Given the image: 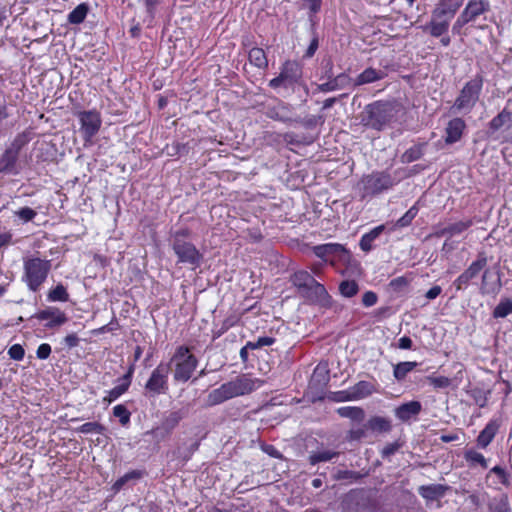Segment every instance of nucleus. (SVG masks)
Returning <instances> with one entry per match:
<instances>
[{
  "label": "nucleus",
  "instance_id": "1",
  "mask_svg": "<svg viewBox=\"0 0 512 512\" xmlns=\"http://www.w3.org/2000/svg\"><path fill=\"white\" fill-rule=\"evenodd\" d=\"M396 113L392 102L377 100L365 106L361 114V124L366 128L382 131L395 120Z\"/></svg>",
  "mask_w": 512,
  "mask_h": 512
},
{
  "label": "nucleus",
  "instance_id": "2",
  "mask_svg": "<svg viewBox=\"0 0 512 512\" xmlns=\"http://www.w3.org/2000/svg\"><path fill=\"white\" fill-rule=\"evenodd\" d=\"M52 269L51 260L30 256L23 261L22 281L32 292L40 291Z\"/></svg>",
  "mask_w": 512,
  "mask_h": 512
},
{
  "label": "nucleus",
  "instance_id": "3",
  "mask_svg": "<svg viewBox=\"0 0 512 512\" xmlns=\"http://www.w3.org/2000/svg\"><path fill=\"white\" fill-rule=\"evenodd\" d=\"M484 85V77L478 73L469 81H467L458 96L456 97L452 110L458 113L468 114L475 108L477 102L480 99Z\"/></svg>",
  "mask_w": 512,
  "mask_h": 512
},
{
  "label": "nucleus",
  "instance_id": "4",
  "mask_svg": "<svg viewBox=\"0 0 512 512\" xmlns=\"http://www.w3.org/2000/svg\"><path fill=\"white\" fill-rule=\"evenodd\" d=\"M170 366L173 364V380L176 383L188 382L198 366L197 357L191 353V348L186 345H180L176 348L171 357Z\"/></svg>",
  "mask_w": 512,
  "mask_h": 512
},
{
  "label": "nucleus",
  "instance_id": "5",
  "mask_svg": "<svg viewBox=\"0 0 512 512\" xmlns=\"http://www.w3.org/2000/svg\"><path fill=\"white\" fill-rule=\"evenodd\" d=\"M303 84V65L297 60L288 59L280 67L278 76L272 78L268 86L271 89L279 88L295 90Z\"/></svg>",
  "mask_w": 512,
  "mask_h": 512
},
{
  "label": "nucleus",
  "instance_id": "6",
  "mask_svg": "<svg viewBox=\"0 0 512 512\" xmlns=\"http://www.w3.org/2000/svg\"><path fill=\"white\" fill-rule=\"evenodd\" d=\"M359 185L360 199L364 200L390 190L396 185V181L387 170L373 171L370 174L363 175Z\"/></svg>",
  "mask_w": 512,
  "mask_h": 512
},
{
  "label": "nucleus",
  "instance_id": "7",
  "mask_svg": "<svg viewBox=\"0 0 512 512\" xmlns=\"http://www.w3.org/2000/svg\"><path fill=\"white\" fill-rule=\"evenodd\" d=\"M170 363L160 362L150 373L144 384V395L155 399L169 392Z\"/></svg>",
  "mask_w": 512,
  "mask_h": 512
},
{
  "label": "nucleus",
  "instance_id": "8",
  "mask_svg": "<svg viewBox=\"0 0 512 512\" xmlns=\"http://www.w3.org/2000/svg\"><path fill=\"white\" fill-rule=\"evenodd\" d=\"M80 124V133L85 144L91 143L93 138L98 134L102 118L98 110H84L77 113Z\"/></svg>",
  "mask_w": 512,
  "mask_h": 512
},
{
  "label": "nucleus",
  "instance_id": "9",
  "mask_svg": "<svg viewBox=\"0 0 512 512\" xmlns=\"http://www.w3.org/2000/svg\"><path fill=\"white\" fill-rule=\"evenodd\" d=\"M172 249L178 258L179 263H184L196 269L200 266L203 255L196 246L189 241L176 240L172 242Z\"/></svg>",
  "mask_w": 512,
  "mask_h": 512
},
{
  "label": "nucleus",
  "instance_id": "10",
  "mask_svg": "<svg viewBox=\"0 0 512 512\" xmlns=\"http://www.w3.org/2000/svg\"><path fill=\"white\" fill-rule=\"evenodd\" d=\"M487 256L484 252H480L477 258L453 281L456 291L466 289L471 281L478 277L480 272L487 266Z\"/></svg>",
  "mask_w": 512,
  "mask_h": 512
},
{
  "label": "nucleus",
  "instance_id": "11",
  "mask_svg": "<svg viewBox=\"0 0 512 512\" xmlns=\"http://www.w3.org/2000/svg\"><path fill=\"white\" fill-rule=\"evenodd\" d=\"M291 281L299 290L314 294L317 297L327 296L328 293L321 283H319L309 272L305 270L296 271Z\"/></svg>",
  "mask_w": 512,
  "mask_h": 512
},
{
  "label": "nucleus",
  "instance_id": "12",
  "mask_svg": "<svg viewBox=\"0 0 512 512\" xmlns=\"http://www.w3.org/2000/svg\"><path fill=\"white\" fill-rule=\"evenodd\" d=\"M450 20L441 17H435L431 14V19L425 25L421 26L424 33H428L433 38H440V44L448 47L451 44V38L448 35Z\"/></svg>",
  "mask_w": 512,
  "mask_h": 512
},
{
  "label": "nucleus",
  "instance_id": "13",
  "mask_svg": "<svg viewBox=\"0 0 512 512\" xmlns=\"http://www.w3.org/2000/svg\"><path fill=\"white\" fill-rule=\"evenodd\" d=\"M33 318L39 321H46L44 327L51 330L64 325L68 317L64 311L55 306H48L45 309L37 311Z\"/></svg>",
  "mask_w": 512,
  "mask_h": 512
},
{
  "label": "nucleus",
  "instance_id": "14",
  "mask_svg": "<svg viewBox=\"0 0 512 512\" xmlns=\"http://www.w3.org/2000/svg\"><path fill=\"white\" fill-rule=\"evenodd\" d=\"M233 380L223 383L219 388L212 390L207 396L209 406L219 405L227 400L239 397Z\"/></svg>",
  "mask_w": 512,
  "mask_h": 512
},
{
  "label": "nucleus",
  "instance_id": "15",
  "mask_svg": "<svg viewBox=\"0 0 512 512\" xmlns=\"http://www.w3.org/2000/svg\"><path fill=\"white\" fill-rule=\"evenodd\" d=\"M422 411L420 401L411 400L396 406L393 410L394 416L402 423H410L418 419Z\"/></svg>",
  "mask_w": 512,
  "mask_h": 512
},
{
  "label": "nucleus",
  "instance_id": "16",
  "mask_svg": "<svg viewBox=\"0 0 512 512\" xmlns=\"http://www.w3.org/2000/svg\"><path fill=\"white\" fill-rule=\"evenodd\" d=\"M200 444V439H193L189 444L185 442L182 445L177 446L174 450L168 452L167 456L171 461H177L184 466L192 459L194 453L198 451Z\"/></svg>",
  "mask_w": 512,
  "mask_h": 512
},
{
  "label": "nucleus",
  "instance_id": "17",
  "mask_svg": "<svg viewBox=\"0 0 512 512\" xmlns=\"http://www.w3.org/2000/svg\"><path fill=\"white\" fill-rule=\"evenodd\" d=\"M463 3L464 0H438L431 13L435 17H441L451 21Z\"/></svg>",
  "mask_w": 512,
  "mask_h": 512
},
{
  "label": "nucleus",
  "instance_id": "18",
  "mask_svg": "<svg viewBox=\"0 0 512 512\" xmlns=\"http://www.w3.org/2000/svg\"><path fill=\"white\" fill-rule=\"evenodd\" d=\"M489 10V0H468L460 15L465 18L468 23H470L475 21L479 16L488 12Z\"/></svg>",
  "mask_w": 512,
  "mask_h": 512
},
{
  "label": "nucleus",
  "instance_id": "19",
  "mask_svg": "<svg viewBox=\"0 0 512 512\" xmlns=\"http://www.w3.org/2000/svg\"><path fill=\"white\" fill-rule=\"evenodd\" d=\"M466 127L465 121L460 117H455L449 120L445 127V143L447 145H451L460 141Z\"/></svg>",
  "mask_w": 512,
  "mask_h": 512
},
{
  "label": "nucleus",
  "instance_id": "20",
  "mask_svg": "<svg viewBox=\"0 0 512 512\" xmlns=\"http://www.w3.org/2000/svg\"><path fill=\"white\" fill-rule=\"evenodd\" d=\"M500 426L501 423L498 419H491L477 436V447L480 449H486L493 442L500 429Z\"/></svg>",
  "mask_w": 512,
  "mask_h": 512
},
{
  "label": "nucleus",
  "instance_id": "21",
  "mask_svg": "<svg viewBox=\"0 0 512 512\" xmlns=\"http://www.w3.org/2000/svg\"><path fill=\"white\" fill-rule=\"evenodd\" d=\"M290 105L282 100L276 99L275 104H269L265 107V115L274 120L280 122L291 121L290 117Z\"/></svg>",
  "mask_w": 512,
  "mask_h": 512
},
{
  "label": "nucleus",
  "instance_id": "22",
  "mask_svg": "<svg viewBox=\"0 0 512 512\" xmlns=\"http://www.w3.org/2000/svg\"><path fill=\"white\" fill-rule=\"evenodd\" d=\"M488 128L491 133H495L499 130L508 131L512 129V110L510 105L505 106L498 115L491 119Z\"/></svg>",
  "mask_w": 512,
  "mask_h": 512
},
{
  "label": "nucleus",
  "instance_id": "23",
  "mask_svg": "<svg viewBox=\"0 0 512 512\" xmlns=\"http://www.w3.org/2000/svg\"><path fill=\"white\" fill-rule=\"evenodd\" d=\"M233 382L240 396L252 393L263 384L262 380L253 378L250 374H240Z\"/></svg>",
  "mask_w": 512,
  "mask_h": 512
},
{
  "label": "nucleus",
  "instance_id": "24",
  "mask_svg": "<svg viewBox=\"0 0 512 512\" xmlns=\"http://www.w3.org/2000/svg\"><path fill=\"white\" fill-rule=\"evenodd\" d=\"M134 375V364H130L127 368L126 373L117 379V385L107 392L110 398L114 401L125 394L132 383Z\"/></svg>",
  "mask_w": 512,
  "mask_h": 512
},
{
  "label": "nucleus",
  "instance_id": "25",
  "mask_svg": "<svg viewBox=\"0 0 512 512\" xmlns=\"http://www.w3.org/2000/svg\"><path fill=\"white\" fill-rule=\"evenodd\" d=\"M19 156L5 148L0 155V174L17 175L20 170L18 168Z\"/></svg>",
  "mask_w": 512,
  "mask_h": 512
},
{
  "label": "nucleus",
  "instance_id": "26",
  "mask_svg": "<svg viewBox=\"0 0 512 512\" xmlns=\"http://www.w3.org/2000/svg\"><path fill=\"white\" fill-rule=\"evenodd\" d=\"M366 428L377 434H388L393 429L392 420L389 417L373 415L366 422Z\"/></svg>",
  "mask_w": 512,
  "mask_h": 512
},
{
  "label": "nucleus",
  "instance_id": "27",
  "mask_svg": "<svg viewBox=\"0 0 512 512\" xmlns=\"http://www.w3.org/2000/svg\"><path fill=\"white\" fill-rule=\"evenodd\" d=\"M35 134L33 128L28 127L22 132H19L15 135L9 146L6 148L15 153L20 157V153L24 147H26L29 142L34 138Z\"/></svg>",
  "mask_w": 512,
  "mask_h": 512
},
{
  "label": "nucleus",
  "instance_id": "28",
  "mask_svg": "<svg viewBox=\"0 0 512 512\" xmlns=\"http://www.w3.org/2000/svg\"><path fill=\"white\" fill-rule=\"evenodd\" d=\"M315 256L327 262L330 256L337 255L341 252H345L346 249L343 245L339 243H325L316 245L312 248Z\"/></svg>",
  "mask_w": 512,
  "mask_h": 512
},
{
  "label": "nucleus",
  "instance_id": "29",
  "mask_svg": "<svg viewBox=\"0 0 512 512\" xmlns=\"http://www.w3.org/2000/svg\"><path fill=\"white\" fill-rule=\"evenodd\" d=\"M501 287L500 277L498 276L495 281L491 282L489 269L484 270L479 288L480 294L483 296L490 295L495 297L500 292Z\"/></svg>",
  "mask_w": 512,
  "mask_h": 512
},
{
  "label": "nucleus",
  "instance_id": "30",
  "mask_svg": "<svg viewBox=\"0 0 512 512\" xmlns=\"http://www.w3.org/2000/svg\"><path fill=\"white\" fill-rule=\"evenodd\" d=\"M473 225V220L471 218L466 220H461L448 226L438 230L435 232L436 237L449 236L453 237L455 235H460L466 230H468Z\"/></svg>",
  "mask_w": 512,
  "mask_h": 512
},
{
  "label": "nucleus",
  "instance_id": "31",
  "mask_svg": "<svg viewBox=\"0 0 512 512\" xmlns=\"http://www.w3.org/2000/svg\"><path fill=\"white\" fill-rule=\"evenodd\" d=\"M386 226L384 224L372 228L369 232L363 234L359 241L360 249L363 252H370L374 248V241L384 232Z\"/></svg>",
  "mask_w": 512,
  "mask_h": 512
},
{
  "label": "nucleus",
  "instance_id": "32",
  "mask_svg": "<svg viewBox=\"0 0 512 512\" xmlns=\"http://www.w3.org/2000/svg\"><path fill=\"white\" fill-rule=\"evenodd\" d=\"M447 487L442 484L422 485L418 488V493L428 501L437 500L445 495Z\"/></svg>",
  "mask_w": 512,
  "mask_h": 512
},
{
  "label": "nucleus",
  "instance_id": "33",
  "mask_svg": "<svg viewBox=\"0 0 512 512\" xmlns=\"http://www.w3.org/2000/svg\"><path fill=\"white\" fill-rule=\"evenodd\" d=\"M386 74L381 70H376L372 67L366 68L354 80V86H362L382 80Z\"/></svg>",
  "mask_w": 512,
  "mask_h": 512
},
{
  "label": "nucleus",
  "instance_id": "34",
  "mask_svg": "<svg viewBox=\"0 0 512 512\" xmlns=\"http://www.w3.org/2000/svg\"><path fill=\"white\" fill-rule=\"evenodd\" d=\"M350 389L355 401L364 399L376 391L375 385L365 380L358 381Z\"/></svg>",
  "mask_w": 512,
  "mask_h": 512
},
{
  "label": "nucleus",
  "instance_id": "35",
  "mask_svg": "<svg viewBox=\"0 0 512 512\" xmlns=\"http://www.w3.org/2000/svg\"><path fill=\"white\" fill-rule=\"evenodd\" d=\"M464 459L470 468L481 467L482 469L488 468V460L485 456L478 452L475 448H468L464 451Z\"/></svg>",
  "mask_w": 512,
  "mask_h": 512
},
{
  "label": "nucleus",
  "instance_id": "36",
  "mask_svg": "<svg viewBox=\"0 0 512 512\" xmlns=\"http://www.w3.org/2000/svg\"><path fill=\"white\" fill-rule=\"evenodd\" d=\"M337 414L342 418H348L355 422H362L365 418V411L358 406H343L337 409Z\"/></svg>",
  "mask_w": 512,
  "mask_h": 512
},
{
  "label": "nucleus",
  "instance_id": "37",
  "mask_svg": "<svg viewBox=\"0 0 512 512\" xmlns=\"http://www.w3.org/2000/svg\"><path fill=\"white\" fill-rule=\"evenodd\" d=\"M248 59L251 65L259 69H266L268 67V59L262 48L253 47L250 49Z\"/></svg>",
  "mask_w": 512,
  "mask_h": 512
},
{
  "label": "nucleus",
  "instance_id": "38",
  "mask_svg": "<svg viewBox=\"0 0 512 512\" xmlns=\"http://www.w3.org/2000/svg\"><path fill=\"white\" fill-rule=\"evenodd\" d=\"M418 365L415 361H404L399 362L393 367V376L394 378L401 382L404 381L406 376L412 372L416 366Z\"/></svg>",
  "mask_w": 512,
  "mask_h": 512
},
{
  "label": "nucleus",
  "instance_id": "39",
  "mask_svg": "<svg viewBox=\"0 0 512 512\" xmlns=\"http://www.w3.org/2000/svg\"><path fill=\"white\" fill-rule=\"evenodd\" d=\"M426 143H419L410 148H408L401 156V161L403 163H411L419 160L424 154V148Z\"/></svg>",
  "mask_w": 512,
  "mask_h": 512
},
{
  "label": "nucleus",
  "instance_id": "40",
  "mask_svg": "<svg viewBox=\"0 0 512 512\" xmlns=\"http://www.w3.org/2000/svg\"><path fill=\"white\" fill-rule=\"evenodd\" d=\"M89 11V7L86 3H81L77 5L69 14H68V22L70 24H81Z\"/></svg>",
  "mask_w": 512,
  "mask_h": 512
},
{
  "label": "nucleus",
  "instance_id": "41",
  "mask_svg": "<svg viewBox=\"0 0 512 512\" xmlns=\"http://www.w3.org/2000/svg\"><path fill=\"white\" fill-rule=\"evenodd\" d=\"M47 299L51 302H67L69 300V293L66 287L59 283L49 290Z\"/></svg>",
  "mask_w": 512,
  "mask_h": 512
},
{
  "label": "nucleus",
  "instance_id": "42",
  "mask_svg": "<svg viewBox=\"0 0 512 512\" xmlns=\"http://www.w3.org/2000/svg\"><path fill=\"white\" fill-rule=\"evenodd\" d=\"M144 475V472L141 471V470H131L127 473H125L123 476H121L120 478H118L113 486H112V489L115 491V492H118L120 491L123 486L130 480H138L140 478H142Z\"/></svg>",
  "mask_w": 512,
  "mask_h": 512
},
{
  "label": "nucleus",
  "instance_id": "43",
  "mask_svg": "<svg viewBox=\"0 0 512 512\" xmlns=\"http://www.w3.org/2000/svg\"><path fill=\"white\" fill-rule=\"evenodd\" d=\"M337 456H339V452L337 451L323 450L311 453L308 457V461L311 465H316L321 462L330 461Z\"/></svg>",
  "mask_w": 512,
  "mask_h": 512
},
{
  "label": "nucleus",
  "instance_id": "44",
  "mask_svg": "<svg viewBox=\"0 0 512 512\" xmlns=\"http://www.w3.org/2000/svg\"><path fill=\"white\" fill-rule=\"evenodd\" d=\"M510 314H512V300L509 298L501 299L492 312L495 319L505 318Z\"/></svg>",
  "mask_w": 512,
  "mask_h": 512
},
{
  "label": "nucleus",
  "instance_id": "45",
  "mask_svg": "<svg viewBox=\"0 0 512 512\" xmlns=\"http://www.w3.org/2000/svg\"><path fill=\"white\" fill-rule=\"evenodd\" d=\"M418 207L417 205H413L411 206L406 212L405 214L400 217L396 222H395V228H405V227H408L411 225L412 221L415 219V217L417 216L418 214Z\"/></svg>",
  "mask_w": 512,
  "mask_h": 512
},
{
  "label": "nucleus",
  "instance_id": "46",
  "mask_svg": "<svg viewBox=\"0 0 512 512\" xmlns=\"http://www.w3.org/2000/svg\"><path fill=\"white\" fill-rule=\"evenodd\" d=\"M183 417L181 410L171 411L163 418L162 425L167 430H173L179 425Z\"/></svg>",
  "mask_w": 512,
  "mask_h": 512
},
{
  "label": "nucleus",
  "instance_id": "47",
  "mask_svg": "<svg viewBox=\"0 0 512 512\" xmlns=\"http://www.w3.org/2000/svg\"><path fill=\"white\" fill-rule=\"evenodd\" d=\"M189 143L173 142L171 145H167V155L171 157H179L187 155L190 151Z\"/></svg>",
  "mask_w": 512,
  "mask_h": 512
},
{
  "label": "nucleus",
  "instance_id": "48",
  "mask_svg": "<svg viewBox=\"0 0 512 512\" xmlns=\"http://www.w3.org/2000/svg\"><path fill=\"white\" fill-rule=\"evenodd\" d=\"M76 431L82 434H103L105 426L99 422H86L76 428Z\"/></svg>",
  "mask_w": 512,
  "mask_h": 512
},
{
  "label": "nucleus",
  "instance_id": "49",
  "mask_svg": "<svg viewBox=\"0 0 512 512\" xmlns=\"http://www.w3.org/2000/svg\"><path fill=\"white\" fill-rule=\"evenodd\" d=\"M404 446V441L397 439L391 443H387L380 451L382 459H389L396 454Z\"/></svg>",
  "mask_w": 512,
  "mask_h": 512
},
{
  "label": "nucleus",
  "instance_id": "50",
  "mask_svg": "<svg viewBox=\"0 0 512 512\" xmlns=\"http://www.w3.org/2000/svg\"><path fill=\"white\" fill-rule=\"evenodd\" d=\"M359 286L354 280L342 281L339 285V291L341 295L347 298H351L358 293Z\"/></svg>",
  "mask_w": 512,
  "mask_h": 512
},
{
  "label": "nucleus",
  "instance_id": "51",
  "mask_svg": "<svg viewBox=\"0 0 512 512\" xmlns=\"http://www.w3.org/2000/svg\"><path fill=\"white\" fill-rule=\"evenodd\" d=\"M113 415L119 419L122 426H127L130 423L131 412L124 404H117L114 406Z\"/></svg>",
  "mask_w": 512,
  "mask_h": 512
},
{
  "label": "nucleus",
  "instance_id": "52",
  "mask_svg": "<svg viewBox=\"0 0 512 512\" xmlns=\"http://www.w3.org/2000/svg\"><path fill=\"white\" fill-rule=\"evenodd\" d=\"M329 399L336 403L355 401L351 393L350 387L346 390L331 392L329 395Z\"/></svg>",
  "mask_w": 512,
  "mask_h": 512
},
{
  "label": "nucleus",
  "instance_id": "53",
  "mask_svg": "<svg viewBox=\"0 0 512 512\" xmlns=\"http://www.w3.org/2000/svg\"><path fill=\"white\" fill-rule=\"evenodd\" d=\"M366 424L364 426L356 427L350 429L346 434V440L348 442L361 441L363 438L367 436Z\"/></svg>",
  "mask_w": 512,
  "mask_h": 512
},
{
  "label": "nucleus",
  "instance_id": "54",
  "mask_svg": "<svg viewBox=\"0 0 512 512\" xmlns=\"http://www.w3.org/2000/svg\"><path fill=\"white\" fill-rule=\"evenodd\" d=\"M276 342L274 337L263 336L259 337L256 341H248L247 347H250V350L261 349L265 346H271Z\"/></svg>",
  "mask_w": 512,
  "mask_h": 512
},
{
  "label": "nucleus",
  "instance_id": "55",
  "mask_svg": "<svg viewBox=\"0 0 512 512\" xmlns=\"http://www.w3.org/2000/svg\"><path fill=\"white\" fill-rule=\"evenodd\" d=\"M14 214L20 220L27 223V222L32 221L36 217L37 212L34 209L26 206V207H22V208L18 209L17 211L14 212Z\"/></svg>",
  "mask_w": 512,
  "mask_h": 512
},
{
  "label": "nucleus",
  "instance_id": "56",
  "mask_svg": "<svg viewBox=\"0 0 512 512\" xmlns=\"http://www.w3.org/2000/svg\"><path fill=\"white\" fill-rule=\"evenodd\" d=\"M427 380L436 389L447 388L451 385V379L446 376H428Z\"/></svg>",
  "mask_w": 512,
  "mask_h": 512
},
{
  "label": "nucleus",
  "instance_id": "57",
  "mask_svg": "<svg viewBox=\"0 0 512 512\" xmlns=\"http://www.w3.org/2000/svg\"><path fill=\"white\" fill-rule=\"evenodd\" d=\"M362 478V475L353 470H339L335 474L336 480H351V481H358Z\"/></svg>",
  "mask_w": 512,
  "mask_h": 512
},
{
  "label": "nucleus",
  "instance_id": "58",
  "mask_svg": "<svg viewBox=\"0 0 512 512\" xmlns=\"http://www.w3.org/2000/svg\"><path fill=\"white\" fill-rule=\"evenodd\" d=\"M81 339L78 337L76 333L67 334L61 341L63 348L67 350H71L77 347L80 344Z\"/></svg>",
  "mask_w": 512,
  "mask_h": 512
},
{
  "label": "nucleus",
  "instance_id": "59",
  "mask_svg": "<svg viewBox=\"0 0 512 512\" xmlns=\"http://www.w3.org/2000/svg\"><path fill=\"white\" fill-rule=\"evenodd\" d=\"M8 355L10 359L15 361H22L25 356V349L21 344H13L8 349Z\"/></svg>",
  "mask_w": 512,
  "mask_h": 512
},
{
  "label": "nucleus",
  "instance_id": "60",
  "mask_svg": "<svg viewBox=\"0 0 512 512\" xmlns=\"http://www.w3.org/2000/svg\"><path fill=\"white\" fill-rule=\"evenodd\" d=\"M490 473L495 474L499 479V483H501L502 485L508 486L510 484L509 474L501 466H494L493 468H491Z\"/></svg>",
  "mask_w": 512,
  "mask_h": 512
},
{
  "label": "nucleus",
  "instance_id": "61",
  "mask_svg": "<svg viewBox=\"0 0 512 512\" xmlns=\"http://www.w3.org/2000/svg\"><path fill=\"white\" fill-rule=\"evenodd\" d=\"M240 318L241 315H230L227 318H225L222 322L221 329L218 335L220 336L221 334L229 330L231 327L235 326L240 321Z\"/></svg>",
  "mask_w": 512,
  "mask_h": 512
},
{
  "label": "nucleus",
  "instance_id": "62",
  "mask_svg": "<svg viewBox=\"0 0 512 512\" xmlns=\"http://www.w3.org/2000/svg\"><path fill=\"white\" fill-rule=\"evenodd\" d=\"M312 34H313V37L310 41L308 48L306 49V51L304 53L305 58L313 57L319 47V37H318L316 31L313 30Z\"/></svg>",
  "mask_w": 512,
  "mask_h": 512
},
{
  "label": "nucleus",
  "instance_id": "63",
  "mask_svg": "<svg viewBox=\"0 0 512 512\" xmlns=\"http://www.w3.org/2000/svg\"><path fill=\"white\" fill-rule=\"evenodd\" d=\"M52 352L51 345L48 343H42L36 350V357L40 360H46L49 358Z\"/></svg>",
  "mask_w": 512,
  "mask_h": 512
},
{
  "label": "nucleus",
  "instance_id": "64",
  "mask_svg": "<svg viewBox=\"0 0 512 512\" xmlns=\"http://www.w3.org/2000/svg\"><path fill=\"white\" fill-rule=\"evenodd\" d=\"M338 89H343L348 87L351 82L352 78L345 72L338 74L337 76L333 77Z\"/></svg>",
  "mask_w": 512,
  "mask_h": 512
}]
</instances>
